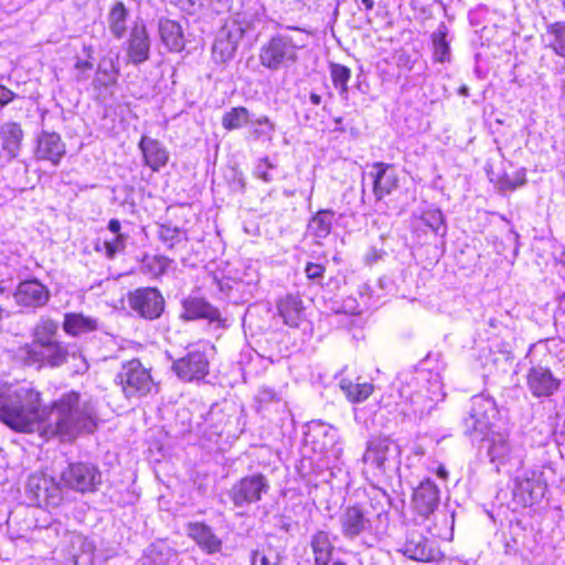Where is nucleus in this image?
Masks as SVG:
<instances>
[{
    "label": "nucleus",
    "instance_id": "nucleus-1",
    "mask_svg": "<svg viewBox=\"0 0 565 565\" xmlns=\"http://www.w3.org/2000/svg\"><path fill=\"white\" fill-rule=\"evenodd\" d=\"M0 420L19 433H38L50 439L72 440L96 427V411L79 394L62 395L51 407H42V395L30 382H0Z\"/></svg>",
    "mask_w": 565,
    "mask_h": 565
},
{
    "label": "nucleus",
    "instance_id": "nucleus-2",
    "mask_svg": "<svg viewBox=\"0 0 565 565\" xmlns=\"http://www.w3.org/2000/svg\"><path fill=\"white\" fill-rule=\"evenodd\" d=\"M386 501V494L376 491L370 502L344 507L338 518L343 537L350 541L360 537L364 544L373 546L379 541V524L387 520Z\"/></svg>",
    "mask_w": 565,
    "mask_h": 565
},
{
    "label": "nucleus",
    "instance_id": "nucleus-3",
    "mask_svg": "<svg viewBox=\"0 0 565 565\" xmlns=\"http://www.w3.org/2000/svg\"><path fill=\"white\" fill-rule=\"evenodd\" d=\"M309 35L299 30L273 36L260 49V64L268 70H279L297 61V52L307 45Z\"/></svg>",
    "mask_w": 565,
    "mask_h": 565
},
{
    "label": "nucleus",
    "instance_id": "nucleus-4",
    "mask_svg": "<svg viewBox=\"0 0 565 565\" xmlns=\"http://www.w3.org/2000/svg\"><path fill=\"white\" fill-rule=\"evenodd\" d=\"M465 427L473 439L503 428L504 423L494 399L483 395L473 396L469 416L465 418Z\"/></svg>",
    "mask_w": 565,
    "mask_h": 565
},
{
    "label": "nucleus",
    "instance_id": "nucleus-5",
    "mask_svg": "<svg viewBox=\"0 0 565 565\" xmlns=\"http://www.w3.org/2000/svg\"><path fill=\"white\" fill-rule=\"evenodd\" d=\"M399 447L388 438H373L363 456L364 472L374 478L382 477L397 463Z\"/></svg>",
    "mask_w": 565,
    "mask_h": 565
},
{
    "label": "nucleus",
    "instance_id": "nucleus-6",
    "mask_svg": "<svg viewBox=\"0 0 565 565\" xmlns=\"http://www.w3.org/2000/svg\"><path fill=\"white\" fill-rule=\"evenodd\" d=\"M478 440L481 441V447L487 450L490 462L495 465L498 471L507 466L522 465L520 449L511 444L505 427L493 430Z\"/></svg>",
    "mask_w": 565,
    "mask_h": 565
},
{
    "label": "nucleus",
    "instance_id": "nucleus-7",
    "mask_svg": "<svg viewBox=\"0 0 565 565\" xmlns=\"http://www.w3.org/2000/svg\"><path fill=\"white\" fill-rule=\"evenodd\" d=\"M76 347H64L57 341L41 347H21L18 351V356L25 364L39 366H60L66 362L67 356L76 358Z\"/></svg>",
    "mask_w": 565,
    "mask_h": 565
},
{
    "label": "nucleus",
    "instance_id": "nucleus-8",
    "mask_svg": "<svg viewBox=\"0 0 565 565\" xmlns=\"http://www.w3.org/2000/svg\"><path fill=\"white\" fill-rule=\"evenodd\" d=\"M126 397H141L150 393L153 381L139 360H130L125 363L116 376Z\"/></svg>",
    "mask_w": 565,
    "mask_h": 565
},
{
    "label": "nucleus",
    "instance_id": "nucleus-9",
    "mask_svg": "<svg viewBox=\"0 0 565 565\" xmlns=\"http://www.w3.org/2000/svg\"><path fill=\"white\" fill-rule=\"evenodd\" d=\"M64 487L82 493L94 492L102 482V475L97 467L90 463H70L61 473Z\"/></svg>",
    "mask_w": 565,
    "mask_h": 565
},
{
    "label": "nucleus",
    "instance_id": "nucleus-10",
    "mask_svg": "<svg viewBox=\"0 0 565 565\" xmlns=\"http://www.w3.org/2000/svg\"><path fill=\"white\" fill-rule=\"evenodd\" d=\"M268 490V480L263 475H253L237 481L232 487L230 495L234 505L242 508L260 501Z\"/></svg>",
    "mask_w": 565,
    "mask_h": 565
},
{
    "label": "nucleus",
    "instance_id": "nucleus-11",
    "mask_svg": "<svg viewBox=\"0 0 565 565\" xmlns=\"http://www.w3.org/2000/svg\"><path fill=\"white\" fill-rule=\"evenodd\" d=\"M244 30L236 21L225 23L217 32L212 56L216 63H226L234 57Z\"/></svg>",
    "mask_w": 565,
    "mask_h": 565
},
{
    "label": "nucleus",
    "instance_id": "nucleus-12",
    "mask_svg": "<svg viewBox=\"0 0 565 565\" xmlns=\"http://www.w3.org/2000/svg\"><path fill=\"white\" fill-rule=\"evenodd\" d=\"M398 552L417 562H434L440 557V551L416 529L407 532Z\"/></svg>",
    "mask_w": 565,
    "mask_h": 565
},
{
    "label": "nucleus",
    "instance_id": "nucleus-13",
    "mask_svg": "<svg viewBox=\"0 0 565 565\" xmlns=\"http://www.w3.org/2000/svg\"><path fill=\"white\" fill-rule=\"evenodd\" d=\"M173 371L183 381H200L209 373V361L199 348H191L186 355L174 361Z\"/></svg>",
    "mask_w": 565,
    "mask_h": 565
},
{
    "label": "nucleus",
    "instance_id": "nucleus-14",
    "mask_svg": "<svg viewBox=\"0 0 565 565\" xmlns=\"http://www.w3.org/2000/svg\"><path fill=\"white\" fill-rule=\"evenodd\" d=\"M561 381L547 366L533 365L526 374V386L534 397H550L559 388Z\"/></svg>",
    "mask_w": 565,
    "mask_h": 565
},
{
    "label": "nucleus",
    "instance_id": "nucleus-15",
    "mask_svg": "<svg viewBox=\"0 0 565 565\" xmlns=\"http://www.w3.org/2000/svg\"><path fill=\"white\" fill-rule=\"evenodd\" d=\"M26 491L32 494L33 501L38 504L58 505L62 501L60 487L43 473H33L29 477Z\"/></svg>",
    "mask_w": 565,
    "mask_h": 565
},
{
    "label": "nucleus",
    "instance_id": "nucleus-16",
    "mask_svg": "<svg viewBox=\"0 0 565 565\" xmlns=\"http://www.w3.org/2000/svg\"><path fill=\"white\" fill-rule=\"evenodd\" d=\"M130 307L146 319L158 318L163 310V298L156 288H140L129 296Z\"/></svg>",
    "mask_w": 565,
    "mask_h": 565
},
{
    "label": "nucleus",
    "instance_id": "nucleus-17",
    "mask_svg": "<svg viewBox=\"0 0 565 565\" xmlns=\"http://www.w3.org/2000/svg\"><path fill=\"white\" fill-rule=\"evenodd\" d=\"M13 298L18 306L36 309L47 303L50 291L38 279H29L18 285Z\"/></svg>",
    "mask_w": 565,
    "mask_h": 565
},
{
    "label": "nucleus",
    "instance_id": "nucleus-18",
    "mask_svg": "<svg viewBox=\"0 0 565 565\" xmlns=\"http://www.w3.org/2000/svg\"><path fill=\"white\" fill-rule=\"evenodd\" d=\"M532 470L518 469L514 478L513 494L523 505H532L542 495L544 488Z\"/></svg>",
    "mask_w": 565,
    "mask_h": 565
},
{
    "label": "nucleus",
    "instance_id": "nucleus-19",
    "mask_svg": "<svg viewBox=\"0 0 565 565\" xmlns=\"http://www.w3.org/2000/svg\"><path fill=\"white\" fill-rule=\"evenodd\" d=\"M126 52L128 62L134 65H139L149 60L150 38L142 22L134 24L127 41Z\"/></svg>",
    "mask_w": 565,
    "mask_h": 565
},
{
    "label": "nucleus",
    "instance_id": "nucleus-20",
    "mask_svg": "<svg viewBox=\"0 0 565 565\" xmlns=\"http://www.w3.org/2000/svg\"><path fill=\"white\" fill-rule=\"evenodd\" d=\"M66 146L56 132L42 131L36 138L35 157L57 166L65 156Z\"/></svg>",
    "mask_w": 565,
    "mask_h": 565
},
{
    "label": "nucleus",
    "instance_id": "nucleus-21",
    "mask_svg": "<svg viewBox=\"0 0 565 565\" xmlns=\"http://www.w3.org/2000/svg\"><path fill=\"white\" fill-rule=\"evenodd\" d=\"M370 177L373 179V192L377 200L388 195L397 188L398 179L387 163L375 162L370 171Z\"/></svg>",
    "mask_w": 565,
    "mask_h": 565
},
{
    "label": "nucleus",
    "instance_id": "nucleus-22",
    "mask_svg": "<svg viewBox=\"0 0 565 565\" xmlns=\"http://www.w3.org/2000/svg\"><path fill=\"white\" fill-rule=\"evenodd\" d=\"M439 503V489L429 479L420 482L413 493L415 510L422 515L433 513Z\"/></svg>",
    "mask_w": 565,
    "mask_h": 565
},
{
    "label": "nucleus",
    "instance_id": "nucleus-23",
    "mask_svg": "<svg viewBox=\"0 0 565 565\" xmlns=\"http://www.w3.org/2000/svg\"><path fill=\"white\" fill-rule=\"evenodd\" d=\"M23 131L17 122H4L0 126L1 157L6 160L15 158L19 153Z\"/></svg>",
    "mask_w": 565,
    "mask_h": 565
},
{
    "label": "nucleus",
    "instance_id": "nucleus-24",
    "mask_svg": "<svg viewBox=\"0 0 565 565\" xmlns=\"http://www.w3.org/2000/svg\"><path fill=\"white\" fill-rule=\"evenodd\" d=\"M277 309L284 323L290 328H299L306 321L305 307L298 296L288 295L280 299Z\"/></svg>",
    "mask_w": 565,
    "mask_h": 565
},
{
    "label": "nucleus",
    "instance_id": "nucleus-25",
    "mask_svg": "<svg viewBox=\"0 0 565 565\" xmlns=\"http://www.w3.org/2000/svg\"><path fill=\"white\" fill-rule=\"evenodd\" d=\"M119 74L118 56H103L98 62L93 85L98 90L111 87L117 83Z\"/></svg>",
    "mask_w": 565,
    "mask_h": 565
},
{
    "label": "nucleus",
    "instance_id": "nucleus-26",
    "mask_svg": "<svg viewBox=\"0 0 565 565\" xmlns=\"http://www.w3.org/2000/svg\"><path fill=\"white\" fill-rule=\"evenodd\" d=\"M145 163L153 171L160 170L168 162L169 154L158 140L143 136L139 142Z\"/></svg>",
    "mask_w": 565,
    "mask_h": 565
},
{
    "label": "nucleus",
    "instance_id": "nucleus-27",
    "mask_svg": "<svg viewBox=\"0 0 565 565\" xmlns=\"http://www.w3.org/2000/svg\"><path fill=\"white\" fill-rule=\"evenodd\" d=\"M184 313L186 319H206L210 322H221V313L218 309L206 302L202 298H190L183 302Z\"/></svg>",
    "mask_w": 565,
    "mask_h": 565
},
{
    "label": "nucleus",
    "instance_id": "nucleus-28",
    "mask_svg": "<svg viewBox=\"0 0 565 565\" xmlns=\"http://www.w3.org/2000/svg\"><path fill=\"white\" fill-rule=\"evenodd\" d=\"M310 546L316 565H328L330 563L334 546L329 532L322 530L317 531L311 536Z\"/></svg>",
    "mask_w": 565,
    "mask_h": 565
},
{
    "label": "nucleus",
    "instance_id": "nucleus-29",
    "mask_svg": "<svg viewBox=\"0 0 565 565\" xmlns=\"http://www.w3.org/2000/svg\"><path fill=\"white\" fill-rule=\"evenodd\" d=\"M189 535L207 553H215L221 548V540L203 523H191Z\"/></svg>",
    "mask_w": 565,
    "mask_h": 565
},
{
    "label": "nucleus",
    "instance_id": "nucleus-30",
    "mask_svg": "<svg viewBox=\"0 0 565 565\" xmlns=\"http://www.w3.org/2000/svg\"><path fill=\"white\" fill-rule=\"evenodd\" d=\"M159 33L164 45L174 52L184 49V39L182 28L173 20L164 19L159 23Z\"/></svg>",
    "mask_w": 565,
    "mask_h": 565
},
{
    "label": "nucleus",
    "instance_id": "nucleus-31",
    "mask_svg": "<svg viewBox=\"0 0 565 565\" xmlns=\"http://www.w3.org/2000/svg\"><path fill=\"white\" fill-rule=\"evenodd\" d=\"M98 322L95 318L83 313L68 312L64 315L63 329L73 337L81 335L96 330Z\"/></svg>",
    "mask_w": 565,
    "mask_h": 565
},
{
    "label": "nucleus",
    "instance_id": "nucleus-32",
    "mask_svg": "<svg viewBox=\"0 0 565 565\" xmlns=\"http://www.w3.org/2000/svg\"><path fill=\"white\" fill-rule=\"evenodd\" d=\"M399 395L405 399V404L409 405L415 415L423 416L435 407V404L423 388L413 393L408 385L403 386L399 391Z\"/></svg>",
    "mask_w": 565,
    "mask_h": 565
},
{
    "label": "nucleus",
    "instance_id": "nucleus-33",
    "mask_svg": "<svg viewBox=\"0 0 565 565\" xmlns=\"http://www.w3.org/2000/svg\"><path fill=\"white\" fill-rule=\"evenodd\" d=\"M128 10L120 1L116 2L107 17L108 28L116 39H121L127 32Z\"/></svg>",
    "mask_w": 565,
    "mask_h": 565
},
{
    "label": "nucleus",
    "instance_id": "nucleus-34",
    "mask_svg": "<svg viewBox=\"0 0 565 565\" xmlns=\"http://www.w3.org/2000/svg\"><path fill=\"white\" fill-rule=\"evenodd\" d=\"M333 212L329 210L319 211L309 222L308 232L316 238H326L332 228Z\"/></svg>",
    "mask_w": 565,
    "mask_h": 565
},
{
    "label": "nucleus",
    "instance_id": "nucleus-35",
    "mask_svg": "<svg viewBox=\"0 0 565 565\" xmlns=\"http://www.w3.org/2000/svg\"><path fill=\"white\" fill-rule=\"evenodd\" d=\"M546 46L555 54L565 57V22H555L547 26L544 36Z\"/></svg>",
    "mask_w": 565,
    "mask_h": 565
},
{
    "label": "nucleus",
    "instance_id": "nucleus-36",
    "mask_svg": "<svg viewBox=\"0 0 565 565\" xmlns=\"http://www.w3.org/2000/svg\"><path fill=\"white\" fill-rule=\"evenodd\" d=\"M340 388L352 403L365 401L373 392V385L371 383H353L347 379L340 381Z\"/></svg>",
    "mask_w": 565,
    "mask_h": 565
},
{
    "label": "nucleus",
    "instance_id": "nucleus-37",
    "mask_svg": "<svg viewBox=\"0 0 565 565\" xmlns=\"http://www.w3.org/2000/svg\"><path fill=\"white\" fill-rule=\"evenodd\" d=\"M447 28L440 24L438 29L431 34L434 60L444 63L450 58V47L447 41Z\"/></svg>",
    "mask_w": 565,
    "mask_h": 565
},
{
    "label": "nucleus",
    "instance_id": "nucleus-38",
    "mask_svg": "<svg viewBox=\"0 0 565 565\" xmlns=\"http://www.w3.org/2000/svg\"><path fill=\"white\" fill-rule=\"evenodd\" d=\"M57 323L51 319H42L34 329V340L30 344H25L24 347H41L46 343L54 342L53 339L57 331Z\"/></svg>",
    "mask_w": 565,
    "mask_h": 565
},
{
    "label": "nucleus",
    "instance_id": "nucleus-39",
    "mask_svg": "<svg viewBox=\"0 0 565 565\" xmlns=\"http://www.w3.org/2000/svg\"><path fill=\"white\" fill-rule=\"evenodd\" d=\"M126 239L127 237L125 235H117L109 239L98 238L95 242L94 248L97 253L103 254L108 259H113L117 254L125 250Z\"/></svg>",
    "mask_w": 565,
    "mask_h": 565
},
{
    "label": "nucleus",
    "instance_id": "nucleus-40",
    "mask_svg": "<svg viewBox=\"0 0 565 565\" xmlns=\"http://www.w3.org/2000/svg\"><path fill=\"white\" fill-rule=\"evenodd\" d=\"M178 6L184 13L199 18L215 12L214 0H178Z\"/></svg>",
    "mask_w": 565,
    "mask_h": 565
},
{
    "label": "nucleus",
    "instance_id": "nucleus-41",
    "mask_svg": "<svg viewBox=\"0 0 565 565\" xmlns=\"http://www.w3.org/2000/svg\"><path fill=\"white\" fill-rule=\"evenodd\" d=\"M172 260L162 255H147L141 263V270L151 277L163 275L170 267Z\"/></svg>",
    "mask_w": 565,
    "mask_h": 565
},
{
    "label": "nucleus",
    "instance_id": "nucleus-42",
    "mask_svg": "<svg viewBox=\"0 0 565 565\" xmlns=\"http://www.w3.org/2000/svg\"><path fill=\"white\" fill-rule=\"evenodd\" d=\"M249 113L245 107H234L222 118V125L226 130H234L250 124Z\"/></svg>",
    "mask_w": 565,
    "mask_h": 565
},
{
    "label": "nucleus",
    "instance_id": "nucleus-43",
    "mask_svg": "<svg viewBox=\"0 0 565 565\" xmlns=\"http://www.w3.org/2000/svg\"><path fill=\"white\" fill-rule=\"evenodd\" d=\"M422 380L426 382L423 390L428 394L430 401L436 405L441 402L445 397L444 385L441 377L438 373L429 374L428 376L424 373L420 374Z\"/></svg>",
    "mask_w": 565,
    "mask_h": 565
},
{
    "label": "nucleus",
    "instance_id": "nucleus-44",
    "mask_svg": "<svg viewBox=\"0 0 565 565\" xmlns=\"http://www.w3.org/2000/svg\"><path fill=\"white\" fill-rule=\"evenodd\" d=\"M84 53L86 54L87 58H76L74 70H75V79L77 82H85L89 78V72L93 70V54L94 50L90 45H85L83 49Z\"/></svg>",
    "mask_w": 565,
    "mask_h": 565
},
{
    "label": "nucleus",
    "instance_id": "nucleus-45",
    "mask_svg": "<svg viewBox=\"0 0 565 565\" xmlns=\"http://www.w3.org/2000/svg\"><path fill=\"white\" fill-rule=\"evenodd\" d=\"M158 234L160 239L170 248L186 239L185 233L171 224L160 225Z\"/></svg>",
    "mask_w": 565,
    "mask_h": 565
},
{
    "label": "nucleus",
    "instance_id": "nucleus-46",
    "mask_svg": "<svg viewBox=\"0 0 565 565\" xmlns=\"http://www.w3.org/2000/svg\"><path fill=\"white\" fill-rule=\"evenodd\" d=\"M422 220L426 226H428L435 234L444 236L446 234V227L444 225V216L438 209H428L423 215Z\"/></svg>",
    "mask_w": 565,
    "mask_h": 565
},
{
    "label": "nucleus",
    "instance_id": "nucleus-47",
    "mask_svg": "<svg viewBox=\"0 0 565 565\" xmlns=\"http://www.w3.org/2000/svg\"><path fill=\"white\" fill-rule=\"evenodd\" d=\"M250 134L255 139L270 140L275 130V125L269 120L268 117H260L250 122Z\"/></svg>",
    "mask_w": 565,
    "mask_h": 565
},
{
    "label": "nucleus",
    "instance_id": "nucleus-48",
    "mask_svg": "<svg viewBox=\"0 0 565 565\" xmlns=\"http://www.w3.org/2000/svg\"><path fill=\"white\" fill-rule=\"evenodd\" d=\"M351 77V71L349 67L341 64L331 65V78L335 88H339L341 93L347 92L348 82Z\"/></svg>",
    "mask_w": 565,
    "mask_h": 565
},
{
    "label": "nucleus",
    "instance_id": "nucleus-49",
    "mask_svg": "<svg viewBox=\"0 0 565 565\" xmlns=\"http://www.w3.org/2000/svg\"><path fill=\"white\" fill-rule=\"evenodd\" d=\"M525 181H526L525 172L520 171L513 178L505 177L504 179L501 180L500 184H501L502 190L513 191L516 188L523 185L525 183Z\"/></svg>",
    "mask_w": 565,
    "mask_h": 565
},
{
    "label": "nucleus",
    "instance_id": "nucleus-50",
    "mask_svg": "<svg viewBox=\"0 0 565 565\" xmlns=\"http://www.w3.org/2000/svg\"><path fill=\"white\" fill-rule=\"evenodd\" d=\"M270 169H273V166L269 163L268 159H263L256 167V174L265 182H269L273 180V175L269 172Z\"/></svg>",
    "mask_w": 565,
    "mask_h": 565
},
{
    "label": "nucleus",
    "instance_id": "nucleus-51",
    "mask_svg": "<svg viewBox=\"0 0 565 565\" xmlns=\"http://www.w3.org/2000/svg\"><path fill=\"white\" fill-rule=\"evenodd\" d=\"M326 268L316 263H308L305 273L308 279L316 280L323 277Z\"/></svg>",
    "mask_w": 565,
    "mask_h": 565
},
{
    "label": "nucleus",
    "instance_id": "nucleus-52",
    "mask_svg": "<svg viewBox=\"0 0 565 565\" xmlns=\"http://www.w3.org/2000/svg\"><path fill=\"white\" fill-rule=\"evenodd\" d=\"M14 98V93L0 85V106L8 105Z\"/></svg>",
    "mask_w": 565,
    "mask_h": 565
},
{
    "label": "nucleus",
    "instance_id": "nucleus-53",
    "mask_svg": "<svg viewBox=\"0 0 565 565\" xmlns=\"http://www.w3.org/2000/svg\"><path fill=\"white\" fill-rule=\"evenodd\" d=\"M321 429L323 430L324 436L330 440V443L334 445L338 439L337 429L331 426H322Z\"/></svg>",
    "mask_w": 565,
    "mask_h": 565
},
{
    "label": "nucleus",
    "instance_id": "nucleus-54",
    "mask_svg": "<svg viewBox=\"0 0 565 565\" xmlns=\"http://www.w3.org/2000/svg\"><path fill=\"white\" fill-rule=\"evenodd\" d=\"M121 225L120 222L116 218H113L108 223V230L115 235H121L120 232Z\"/></svg>",
    "mask_w": 565,
    "mask_h": 565
},
{
    "label": "nucleus",
    "instance_id": "nucleus-55",
    "mask_svg": "<svg viewBox=\"0 0 565 565\" xmlns=\"http://www.w3.org/2000/svg\"><path fill=\"white\" fill-rule=\"evenodd\" d=\"M93 562V555L92 553H87L86 555H83L81 557H77L75 559V563L78 564V565H90Z\"/></svg>",
    "mask_w": 565,
    "mask_h": 565
},
{
    "label": "nucleus",
    "instance_id": "nucleus-56",
    "mask_svg": "<svg viewBox=\"0 0 565 565\" xmlns=\"http://www.w3.org/2000/svg\"><path fill=\"white\" fill-rule=\"evenodd\" d=\"M556 260L565 267V246H562L559 252L555 255Z\"/></svg>",
    "mask_w": 565,
    "mask_h": 565
},
{
    "label": "nucleus",
    "instance_id": "nucleus-57",
    "mask_svg": "<svg viewBox=\"0 0 565 565\" xmlns=\"http://www.w3.org/2000/svg\"><path fill=\"white\" fill-rule=\"evenodd\" d=\"M436 473L439 478L446 480L447 477H448V471L447 469L443 466V465H439L437 470H436Z\"/></svg>",
    "mask_w": 565,
    "mask_h": 565
},
{
    "label": "nucleus",
    "instance_id": "nucleus-58",
    "mask_svg": "<svg viewBox=\"0 0 565 565\" xmlns=\"http://www.w3.org/2000/svg\"><path fill=\"white\" fill-rule=\"evenodd\" d=\"M310 102L313 104V105H319L321 103V96L316 94V93H311L310 94Z\"/></svg>",
    "mask_w": 565,
    "mask_h": 565
},
{
    "label": "nucleus",
    "instance_id": "nucleus-59",
    "mask_svg": "<svg viewBox=\"0 0 565 565\" xmlns=\"http://www.w3.org/2000/svg\"><path fill=\"white\" fill-rule=\"evenodd\" d=\"M361 4L366 9V10H372L373 7H374V0H361Z\"/></svg>",
    "mask_w": 565,
    "mask_h": 565
},
{
    "label": "nucleus",
    "instance_id": "nucleus-60",
    "mask_svg": "<svg viewBox=\"0 0 565 565\" xmlns=\"http://www.w3.org/2000/svg\"><path fill=\"white\" fill-rule=\"evenodd\" d=\"M332 565H347L344 562L335 561Z\"/></svg>",
    "mask_w": 565,
    "mask_h": 565
},
{
    "label": "nucleus",
    "instance_id": "nucleus-61",
    "mask_svg": "<svg viewBox=\"0 0 565 565\" xmlns=\"http://www.w3.org/2000/svg\"><path fill=\"white\" fill-rule=\"evenodd\" d=\"M467 90H468V89H467V87H462V88L460 89V93L466 95V94H467Z\"/></svg>",
    "mask_w": 565,
    "mask_h": 565
},
{
    "label": "nucleus",
    "instance_id": "nucleus-62",
    "mask_svg": "<svg viewBox=\"0 0 565 565\" xmlns=\"http://www.w3.org/2000/svg\"><path fill=\"white\" fill-rule=\"evenodd\" d=\"M154 551H156V546H151V547L149 548V551H148V552H149V553H152V552H154Z\"/></svg>",
    "mask_w": 565,
    "mask_h": 565
},
{
    "label": "nucleus",
    "instance_id": "nucleus-63",
    "mask_svg": "<svg viewBox=\"0 0 565 565\" xmlns=\"http://www.w3.org/2000/svg\"><path fill=\"white\" fill-rule=\"evenodd\" d=\"M363 306L364 307H367L369 306V302L366 300L363 301Z\"/></svg>",
    "mask_w": 565,
    "mask_h": 565
},
{
    "label": "nucleus",
    "instance_id": "nucleus-64",
    "mask_svg": "<svg viewBox=\"0 0 565 565\" xmlns=\"http://www.w3.org/2000/svg\"><path fill=\"white\" fill-rule=\"evenodd\" d=\"M160 564H161V561H159V562H156V561H154V562H153V565H160Z\"/></svg>",
    "mask_w": 565,
    "mask_h": 565
}]
</instances>
